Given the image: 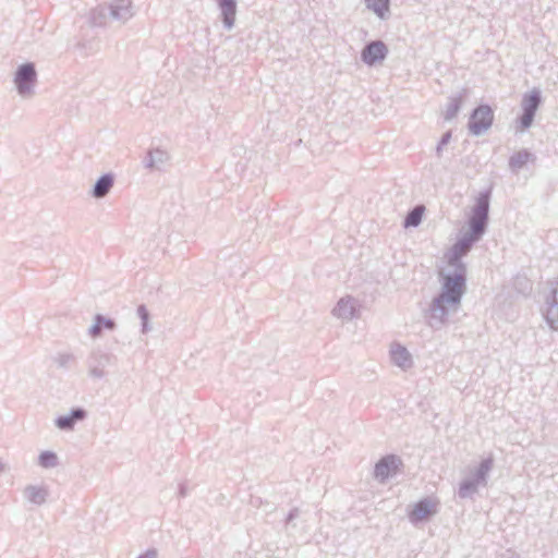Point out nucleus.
Here are the masks:
<instances>
[{
  "mask_svg": "<svg viewBox=\"0 0 558 558\" xmlns=\"http://www.w3.org/2000/svg\"><path fill=\"white\" fill-rule=\"evenodd\" d=\"M488 209L487 195H481L477 199L472 218L470 220L469 230L463 232L462 236L450 248L448 260L451 265H456L458 260L468 253L471 245L478 240L484 231Z\"/></svg>",
  "mask_w": 558,
  "mask_h": 558,
  "instance_id": "obj_1",
  "label": "nucleus"
},
{
  "mask_svg": "<svg viewBox=\"0 0 558 558\" xmlns=\"http://www.w3.org/2000/svg\"><path fill=\"white\" fill-rule=\"evenodd\" d=\"M464 268L462 265H457V270L453 276H446L444 279V291L440 296L441 301L459 303L464 292Z\"/></svg>",
  "mask_w": 558,
  "mask_h": 558,
  "instance_id": "obj_2",
  "label": "nucleus"
},
{
  "mask_svg": "<svg viewBox=\"0 0 558 558\" xmlns=\"http://www.w3.org/2000/svg\"><path fill=\"white\" fill-rule=\"evenodd\" d=\"M494 121V112L489 106L483 105L474 110L470 118L469 128L473 134L488 130Z\"/></svg>",
  "mask_w": 558,
  "mask_h": 558,
  "instance_id": "obj_3",
  "label": "nucleus"
},
{
  "mask_svg": "<svg viewBox=\"0 0 558 558\" xmlns=\"http://www.w3.org/2000/svg\"><path fill=\"white\" fill-rule=\"evenodd\" d=\"M539 101L541 97L537 90H533L524 96L522 101L524 112L520 120L523 129H526L532 124L534 113L539 105Z\"/></svg>",
  "mask_w": 558,
  "mask_h": 558,
  "instance_id": "obj_4",
  "label": "nucleus"
},
{
  "mask_svg": "<svg viewBox=\"0 0 558 558\" xmlns=\"http://www.w3.org/2000/svg\"><path fill=\"white\" fill-rule=\"evenodd\" d=\"M387 53V47L381 41L371 43L362 52V59L368 65L383 61Z\"/></svg>",
  "mask_w": 558,
  "mask_h": 558,
  "instance_id": "obj_5",
  "label": "nucleus"
},
{
  "mask_svg": "<svg viewBox=\"0 0 558 558\" xmlns=\"http://www.w3.org/2000/svg\"><path fill=\"white\" fill-rule=\"evenodd\" d=\"M36 73L32 64L22 65L15 76V83L21 94L29 90L31 84L34 83Z\"/></svg>",
  "mask_w": 558,
  "mask_h": 558,
  "instance_id": "obj_6",
  "label": "nucleus"
},
{
  "mask_svg": "<svg viewBox=\"0 0 558 558\" xmlns=\"http://www.w3.org/2000/svg\"><path fill=\"white\" fill-rule=\"evenodd\" d=\"M400 465V460L396 457H386L381 459L375 466V476L385 480L395 474Z\"/></svg>",
  "mask_w": 558,
  "mask_h": 558,
  "instance_id": "obj_7",
  "label": "nucleus"
},
{
  "mask_svg": "<svg viewBox=\"0 0 558 558\" xmlns=\"http://www.w3.org/2000/svg\"><path fill=\"white\" fill-rule=\"evenodd\" d=\"M436 511V504L432 500H424L415 505L410 513V519L414 522L427 519Z\"/></svg>",
  "mask_w": 558,
  "mask_h": 558,
  "instance_id": "obj_8",
  "label": "nucleus"
},
{
  "mask_svg": "<svg viewBox=\"0 0 558 558\" xmlns=\"http://www.w3.org/2000/svg\"><path fill=\"white\" fill-rule=\"evenodd\" d=\"M219 5L223 14V21L228 27H231L235 20V3L233 0H219Z\"/></svg>",
  "mask_w": 558,
  "mask_h": 558,
  "instance_id": "obj_9",
  "label": "nucleus"
},
{
  "mask_svg": "<svg viewBox=\"0 0 558 558\" xmlns=\"http://www.w3.org/2000/svg\"><path fill=\"white\" fill-rule=\"evenodd\" d=\"M391 357L401 367L409 366L411 362L408 351L401 347H397L391 351Z\"/></svg>",
  "mask_w": 558,
  "mask_h": 558,
  "instance_id": "obj_10",
  "label": "nucleus"
},
{
  "mask_svg": "<svg viewBox=\"0 0 558 558\" xmlns=\"http://www.w3.org/2000/svg\"><path fill=\"white\" fill-rule=\"evenodd\" d=\"M368 9L373 10L378 16L384 15L389 10V0H366Z\"/></svg>",
  "mask_w": 558,
  "mask_h": 558,
  "instance_id": "obj_11",
  "label": "nucleus"
},
{
  "mask_svg": "<svg viewBox=\"0 0 558 558\" xmlns=\"http://www.w3.org/2000/svg\"><path fill=\"white\" fill-rule=\"evenodd\" d=\"M424 206H417L415 207L405 218L404 226L407 228L409 227H416L420 225L423 214H424Z\"/></svg>",
  "mask_w": 558,
  "mask_h": 558,
  "instance_id": "obj_12",
  "label": "nucleus"
},
{
  "mask_svg": "<svg viewBox=\"0 0 558 558\" xmlns=\"http://www.w3.org/2000/svg\"><path fill=\"white\" fill-rule=\"evenodd\" d=\"M111 185H112V180L110 177L105 175V177L100 178L95 185L94 195L96 197L105 196L108 193V191L110 190Z\"/></svg>",
  "mask_w": 558,
  "mask_h": 558,
  "instance_id": "obj_13",
  "label": "nucleus"
},
{
  "mask_svg": "<svg viewBox=\"0 0 558 558\" xmlns=\"http://www.w3.org/2000/svg\"><path fill=\"white\" fill-rule=\"evenodd\" d=\"M82 417H83V412L77 410V411L73 412V414L71 416L59 417L57 421V425L60 428H70V427H72L73 423L76 420H80Z\"/></svg>",
  "mask_w": 558,
  "mask_h": 558,
  "instance_id": "obj_14",
  "label": "nucleus"
},
{
  "mask_svg": "<svg viewBox=\"0 0 558 558\" xmlns=\"http://www.w3.org/2000/svg\"><path fill=\"white\" fill-rule=\"evenodd\" d=\"M57 454L54 452H51V451H44L40 456H39V464L43 466V468H52L57 464Z\"/></svg>",
  "mask_w": 558,
  "mask_h": 558,
  "instance_id": "obj_15",
  "label": "nucleus"
},
{
  "mask_svg": "<svg viewBox=\"0 0 558 558\" xmlns=\"http://www.w3.org/2000/svg\"><path fill=\"white\" fill-rule=\"evenodd\" d=\"M102 325L107 328H112V326H113V324L110 320L102 322L99 319L98 324H97V328H101Z\"/></svg>",
  "mask_w": 558,
  "mask_h": 558,
  "instance_id": "obj_16",
  "label": "nucleus"
}]
</instances>
